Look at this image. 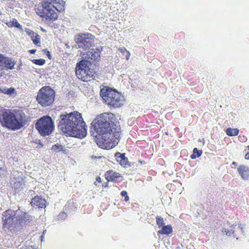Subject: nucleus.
<instances>
[{"label":"nucleus","mask_w":249,"mask_h":249,"mask_svg":"<svg viewBox=\"0 0 249 249\" xmlns=\"http://www.w3.org/2000/svg\"><path fill=\"white\" fill-rule=\"evenodd\" d=\"M0 92L5 94L11 95L14 94L15 92V89L14 88H3V89L0 88Z\"/></svg>","instance_id":"5701e85b"},{"label":"nucleus","mask_w":249,"mask_h":249,"mask_svg":"<svg viewBox=\"0 0 249 249\" xmlns=\"http://www.w3.org/2000/svg\"><path fill=\"white\" fill-rule=\"evenodd\" d=\"M32 62L36 65L42 66L45 64V60L43 59H33Z\"/></svg>","instance_id":"cd10ccee"},{"label":"nucleus","mask_w":249,"mask_h":249,"mask_svg":"<svg viewBox=\"0 0 249 249\" xmlns=\"http://www.w3.org/2000/svg\"><path fill=\"white\" fill-rule=\"evenodd\" d=\"M1 15V11H0V15Z\"/></svg>","instance_id":"58836bf2"},{"label":"nucleus","mask_w":249,"mask_h":249,"mask_svg":"<svg viewBox=\"0 0 249 249\" xmlns=\"http://www.w3.org/2000/svg\"><path fill=\"white\" fill-rule=\"evenodd\" d=\"M36 52V49H32L29 50V52L31 54H34Z\"/></svg>","instance_id":"473e14b6"},{"label":"nucleus","mask_w":249,"mask_h":249,"mask_svg":"<svg viewBox=\"0 0 249 249\" xmlns=\"http://www.w3.org/2000/svg\"><path fill=\"white\" fill-rule=\"evenodd\" d=\"M107 184H105V187H106L107 186Z\"/></svg>","instance_id":"e433bc0d"},{"label":"nucleus","mask_w":249,"mask_h":249,"mask_svg":"<svg viewBox=\"0 0 249 249\" xmlns=\"http://www.w3.org/2000/svg\"><path fill=\"white\" fill-rule=\"evenodd\" d=\"M248 150H249V145L247 146ZM245 158L246 160H249V151L248 152L245 156Z\"/></svg>","instance_id":"2f4dec72"},{"label":"nucleus","mask_w":249,"mask_h":249,"mask_svg":"<svg viewBox=\"0 0 249 249\" xmlns=\"http://www.w3.org/2000/svg\"><path fill=\"white\" fill-rule=\"evenodd\" d=\"M139 162L141 164H145L146 163L145 161L144 160H139Z\"/></svg>","instance_id":"f704fd0d"},{"label":"nucleus","mask_w":249,"mask_h":249,"mask_svg":"<svg viewBox=\"0 0 249 249\" xmlns=\"http://www.w3.org/2000/svg\"><path fill=\"white\" fill-rule=\"evenodd\" d=\"M94 184H95V185H97V184L96 183V182L94 183Z\"/></svg>","instance_id":"ea45409f"},{"label":"nucleus","mask_w":249,"mask_h":249,"mask_svg":"<svg viewBox=\"0 0 249 249\" xmlns=\"http://www.w3.org/2000/svg\"><path fill=\"white\" fill-rule=\"evenodd\" d=\"M237 171L244 179H248L249 178V168L244 165H240L237 168Z\"/></svg>","instance_id":"f3484780"},{"label":"nucleus","mask_w":249,"mask_h":249,"mask_svg":"<svg viewBox=\"0 0 249 249\" xmlns=\"http://www.w3.org/2000/svg\"><path fill=\"white\" fill-rule=\"evenodd\" d=\"M222 231L228 236L232 234L236 239H238L237 236L239 234L243 232L242 228L240 226H237L236 225H232L231 226L230 230L224 229Z\"/></svg>","instance_id":"f8f14e48"},{"label":"nucleus","mask_w":249,"mask_h":249,"mask_svg":"<svg viewBox=\"0 0 249 249\" xmlns=\"http://www.w3.org/2000/svg\"><path fill=\"white\" fill-rule=\"evenodd\" d=\"M30 203L32 206H36L40 208H43L46 206V200L41 196H38L33 198Z\"/></svg>","instance_id":"2eb2a0df"},{"label":"nucleus","mask_w":249,"mask_h":249,"mask_svg":"<svg viewBox=\"0 0 249 249\" xmlns=\"http://www.w3.org/2000/svg\"><path fill=\"white\" fill-rule=\"evenodd\" d=\"M27 34L30 36L33 43L36 46H40V37L37 33L33 32L32 30H30L29 31L27 32Z\"/></svg>","instance_id":"a211bd4d"},{"label":"nucleus","mask_w":249,"mask_h":249,"mask_svg":"<svg viewBox=\"0 0 249 249\" xmlns=\"http://www.w3.org/2000/svg\"><path fill=\"white\" fill-rule=\"evenodd\" d=\"M107 184H105V187H106L107 186Z\"/></svg>","instance_id":"4c0bfd02"},{"label":"nucleus","mask_w":249,"mask_h":249,"mask_svg":"<svg viewBox=\"0 0 249 249\" xmlns=\"http://www.w3.org/2000/svg\"><path fill=\"white\" fill-rule=\"evenodd\" d=\"M75 41L79 48L86 50L92 46L93 36L89 33H81L76 36Z\"/></svg>","instance_id":"1a4fd4ad"},{"label":"nucleus","mask_w":249,"mask_h":249,"mask_svg":"<svg viewBox=\"0 0 249 249\" xmlns=\"http://www.w3.org/2000/svg\"><path fill=\"white\" fill-rule=\"evenodd\" d=\"M121 196H124V200L125 201V202H127L129 200V196H128L127 195V193L126 191H123L121 192Z\"/></svg>","instance_id":"c85d7f7f"},{"label":"nucleus","mask_w":249,"mask_h":249,"mask_svg":"<svg viewBox=\"0 0 249 249\" xmlns=\"http://www.w3.org/2000/svg\"><path fill=\"white\" fill-rule=\"evenodd\" d=\"M63 148L64 147L62 145L59 143H56L52 146L51 149L54 152L58 153L63 150Z\"/></svg>","instance_id":"b1692460"},{"label":"nucleus","mask_w":249,"mask_h":249,"mask_svg":"<svg viewBox=\"0 0 249 249\" xmlns=\"http://www.w3.org/2000/svg\"><path fill=\"white\" fill-rule=\"evenodd\" d=\"M43 51L47 55L49 59H51V54H50V52L49 51H48L47 49H44V50H43Z\"/></svg>","instance_id":"c756f323"},{"label":"nucleus","mask_w":249,"mask_h":249,"mask_svg":"<svg viewBox=\"0 0 249 249\" xmlns=\"http://www.w3.org/2000/svg\"><path fill=\"white\" fill-rule=\"evenodd\" d=\"M26 122V116L21 110L1 109L0 110L1 125L10 130H18L24 126Z\"/></svg>","instance_id":"20e7f679"},{"label":"nucleus","mask_w":249,"mask_h":249,"mask_svg":"<svg viewBox=\"0 0 249 249\" xmlns=\"http://www.w3.org/2000/svg\"><path fill=\"white\" fill-rule=\"evenodd\" d=\"M55 92L49 86L42 87L37 93L36 100L43 107L51 106L54 101Z\"/></svg>","instance_id":"0eeeda50"},{"label":"nucleus","mask_w":249,"mask_h":249,"mask_svg":"<svg viewBox=\"0 0 249 249\" xmlns=\"http://www.w3.org/2000/svg\"><path fill=\"white\" fill-rule=\"evenodd\" d=\"M119 51L123 54H125V58L127 60H128L130 56V52L127 51L125 48L122 47L119 49Z\"/></svg>","instance_id":"bb28decb"},{"label":"nucleus","mask_w":249,"mask_h":249,"mask_svg":"<svg viewBox=\"0 0 249 249\" xmlns=\"http://www.w3.org/2000/svg\"><path fill=\"white\" fill-rule=\"evenodd\" d=\"M91 67V62L86 59H82L77 63L75 68V74L77 78L84 82L90 81L95 73Z\"/></svg>","instance_id":"423d86ee"},{"label":"nucleus","mask_w":249,"mask_h":249,"mask_svg":"<svg viewBox=\"0 0 249 249\" xmlns=\"http://www.w3.org/2000/svg\"><path fill=\"white\" fill-rule=\"evenodd\" d=\"M173 232V229L170 225L163 226L160 230L158 231V234L168 235Z\"/></svg>","instance_id":"6ab92c4d"},{"label":"nucleus","mask_w":249,"mask_h":249,"mask_svg":"<svg viewBox=\"0 0 249 249\" xmlns=\"http://www.w3.org/2000/svg\"><path fill=\"white\" fill-rule=\"evenodd\" d=\"M226 134L230 137L235 136L239 133V129L237 128H228L226 130Z\"/></svg>","instance_id":"412c9836"},{"label":"nucleus","mask_w":249,"mask_h":249,"mask_svg":"<svg viewBox=\"0 0 249 249\" xmlns=\"http://www.w3.org/2000/svg\"><path fill=\"white\" fill-rule=\"evenodd\" d=\"M31 218L30 215L27 214L26 213H24L18 219L19 224L22 226L25 224L27 221H29Z\"/></svg>","instance_id":"aec40b11"},{"label":"nucleus","mask_w":249,"mask_h":249,"mask_svg":"<svg viewBox=\"0 0 249 249\" xmlns=\"http://www.w3.org/2000/svg\"><path fill=\"white\" fill-rule=\"evenodd\" d=\"M236 164H237L236 162L235 161H233L232 163V164L234 165H236Z\"/></svg>","instance_id":"c9c22d12"},{"label":"nucleus","mask_w":249,"mask_h":249,"mask_svg":"<svg viewBox=\"0 0 249 249\" xmlns=\"http://www.w3.org/2000/svg\"><path fill=\"white\" fill-rule=\"evenodd\" d=\"M105 177L108 182H120L123 179V177L120 173L112 170L107 171L105 174Z\"/></svg>","instance_id":"9b49d317"},{"label":"nucleus","mask_w":249,"mask_h":249,"mask_svg":"<svg viewBox=\"0 0 249 249\" xmlns=\"http://www.w3.org/2000/svg\"><path fill=\"white\" fill-rule=\"evenodd\" d=\"M96 180L99 183H101L102 182L101 178L100 177H97L96 178Z\"/></svg>","instance_id":"72a5a7b5"},{"label":"nucleus","mask_w":249,"mask_h":249,"mask_svg":"<svg viewBox=\"0 0 249 249\" xmlns=\"http://www.w3.org/2000/svg\"><path fill=\"white\" fill-rule=\"evenodd\" d=\"M116 118L112 113L105 112L98 115L91 123L92 128L101 136L97 144L102 149H110L118 143L121 127L117 126Z\"/></svg>","instance_id":"f257e3e1"},{"label":"nucleus","mask_w":249,"mask_h":249,"mask_svg":"<svg viewBox=\"0 0 249 249\" xmlns=\"http://www.w3.org/2000/svg\"><path fill=\"white\" fill-rule=\"evenodd\" d=\"M66 215L67 214L66 213L62 212L59 213L58 216L59 218H60V217H66Z\"/></svg>","instance_id":"7c9ffc66"},{"label":"nucleus","mask_w":249,"mask_h":249,"mask_svg":"<svg viewBox=\"0 0 249 249\" xmlns=\"http://www.w3.org/2000/svg\"><path fill=\"white\" fill-rule=\"evenodd\" d=\"M65 4L63 0H43L36 9V13L46 22H53L58 18L57 12L64 10Z\"/></svg>","instance_id":"7ed1b4c3"},{"label":"nucleus","mask_w":249,"mask_h":249,"mask_svg":"<svg viewBox=\"0 0 249 249\" xmlns=\"http://www.w3.org/2000/svg\"><path fill=\"white\" fill-rule=\"evenodd\" d=\"M193 154L191 156V158L192 159H195L196 157H199L201 156L202 153L201 150H198L197 148H195L193 149Z\"/></svg>","instance_id":"a878e982"},{"label":"nucleus","mask_w":249,"mask_h":249,"mask_svg":"<svg viewBox=\"0 0 249 249\" xmlns=\"http://www.w3.org/2000/svg\"><path fill=\"white\" fill-rule=\"evenodd\" d=\"M35 127L41 136H46L50 135L53 131L54 124L52 118L47 115L38 120Z\"/></svg>","instance_id":"6e6552de"},{"label":"nucleus","mask_w":249,"mask_h":249,"mask_svg":"<svg viewBox=\"0 0 249 249\" xmlns=\"http://www.w3.org/2000/svg\"><path fill=\"white\" fill-rule=\"evenodd\" d=\"M115 157L117 161L121 166L126 167L127 165H129L128 159L125 156L124 153L117 152L115 154Z\"/></svg>","instance_id":"dca6fc26"},{"label":"nucleus","mask_w":249,"mask_h":249,"mask_svg":"<svg viewBox=\"0 0 249 249\" xmlns=\"http://www.w3.org/2000/svg\"><path fill=\"white\" fill-rule=\"evenodd\" d=\"M100 94L104 102L110 107H119L124 104V99L121 93L107 86L101 89Z\"/></svg>","instance_id":"39448f33"},{"label":"nucleus","mask_w":249,"mask_h":249,"mask_svg":"<svg viewBox=\"0 0 249 249\" xmlns=\"http://www.w3.org/2000/svg\"><path fill=\"white\" fill-rule=\"evenodd\" d=\"M58 128L66 136L83 139L87 134L86 124L82 114L77 111L62 114L59 116Z\"/></svg>","instance_id":"f03ea898"},{"label":"nucleus","mask_w":249,"mask_h":249,"mask_svg":"<svg viewBox=\"0 0 249 249\" xmlns=\"http://www.w3.org/2000/svg\"><path fill=\"white\" fill-rule=\"evenodd\" d=\"M86 60L99 61L100 58V52L98 49H90L84 54Z\"/></svg>","instance_id":"ddd939ff"},{"label":"nucleus","mask_w":249,"mask_h":249,"mask_svg":"<svg viewBox=\"0 0 249 249\" xmlns=\"http://www.w3.org/2000/svg\"><path fill=\"white\" fill-rule=\"evenodd\" d=\"M16 213L14 211L8 209L2 213V225L3 229H10L14 227Z\"/></svg>","instance_id":"9d476101"},{"label":"nucleus","mask_w":249,"mask_h":249,"mask_svg":"<svg viewBox=\"0 0 249 249\" xmlns=\"http://www.w3.org/2000/svg\"><path fill=\"white\" fill-rule=\"evenodd\" d=\"M156 221L159 228L162 227L165 225L164 219L161 216L157 215L156 217Z\"/></svg>","instance_id":"393cba45"},{"label":"nucleus","mask_w":249,"mask_h":249,"mask_svg":"<svg viewBox=\"0 0 249 249\" xmlns=\"http://www.w3.org/2000/svg\"><path fill=\"white\" fill-rule=\"evenodd\" d=\"M15 63L7 57L0 53V69L4 67L6 69L12 70L14 68Z\"/></svg>","instance_id":"4468645a"},{"label":"nucleus","mask_w":249,"mask_h":249,"mask_svg":"<svg viewBox=\"0 0 249 249\" xmlns=\"http://www.w3.org/2000/svg\"><path fill=\"white\" fill-rule=\"evenodd\" d=\"M8 27H15L19 29H22V26L18 22L16 18H13L11 21L6 24Z\"/></svg>","instance_id":"4be33fe9"}]
</instances>
